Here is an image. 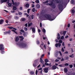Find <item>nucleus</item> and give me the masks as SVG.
<instances>
[{"instance_id": "nucleus-18", "label": "nucleus", "mask_w": 75, "mask_h": 75, "mask_svg": "<svg viewBox=\"0 0 75 75\" xmlns=\"http://www.w3.org/2000/svg\"><path fill=\"white\" fill-rule=\"evenodd\" d=\"M52 68L54 70H55V69H57V66L55 65H53L52 67Z\"/></svg>"}, {"instance_id": "nucleus-48", "label": "nucleus", "mask_w": 75, "mask_h": 75, "mask_svg": "<svg viewBox=\"0 0 75 75\" xmlns=\"http://www.w3.org/2000/svg\"><path fill=\"white\" fill-rule=\"evenodd\" d=\"M69 66H70V68H72L73 67V65L72 64L70 65Z\"/></svg>"}, {"instance_id": "nucleus-7", "label": "nucleus", "mask_w": 75, "mask_h": 75, "mask_svg": "<svg viewBox=\"0 0 75 75\" xmlns=\"http://www.w3.org/2000/svg\"><path fill=\"white\" fill-rule=\"evenodd\" d=\"M44 71L45 73H47L48 72V68L46 67L44 69Z\"/></svg>"}, {"instance_id": "nucleus-19", "label": "nucleus", "mask_w": 75, "mask_h": 75, "mask_svg": "<svg viewBox=\"0 0 75 75\" xmlns=\"http://www.w3.org/2000/svg\"><path fill=\"white\" fill-rule=\"evenodd\" d=\"M32 31L33 33H35V29L34 28H32Z\"/></svg>"}, {"instance_id": "nucleus-4", "label": "nucleus", "mask_w": 75, "mask_h": 75, "mask_svg": "<svg viewBox=\"0 0 75 75\" xmlns=\"http://www.w3.org/2000/svg\"><path fill=\"white\" fill-rule=\"evenodd\" d=\"M12 2L13 4L16 6V7L20 5V2H14V0H12Z\"/></svg>"}, {"instance_id": "nucleus-41", "label": "nucleus", "mask_w": 75, "mask_h": 75, "mask_svg": "<svg viewBox=\"0 0 75 75\" xmlns=\"http://www.w3.org/2000/svg\"><path fill=\"white\" fill-rule=\"evenodd\" d=\"M61 40H64V36H62L61 38Z\"/></svg>"}, {"instance_id": "nucleus-59", "label": "nucleus", "mask_w": 75, "mask_h": 75, "mask_svg": "<svg viewBox=\"0 0 75 75\" xmlns=\"http://www.w3.org/2000/svg\"><path fill=\"white\" fill-rule=\"evenodd\" d=\"M62 52H64V48H62Z\"/></svg>"}, {"instance_id": "nucleus-13", "label": "nucleus", "mask_w": 75, "mask_h": 75, "mask_svg": "<svg viewBox=\"0 0 75 75\" xmlns=\"http://www.w3.org/2000/svg\"><path fill=\"white\" fill-rule=\"evenodd\" d=\"M20 38H21L20 39L21 41H23V40H24V37L23 36H19Z\"/></svg>"}, {"instance_id": "nucleus-38", "label": "nucleus", "mask_w": 75, "mask_h": 75, "mask_svg": "<svg viewBox=\"0 0 75 75\" xmlns=\"http://www.w3.org/2000/svg\"><path fill=\"white\" fill-rule=\"evenodd\" d=\"M35 8H34L32 9V11L33 12H35Z\"/></svg>"}, {"instance_id": "nucleus-22", "label": "nucleus", "mask_w": 75, "mask_h": 75, "mask_svg": "<svg viewBox=\"0 0 75 75\" xmlns=\"http://www.w3.org/2000/svg\"><path fill=\"white\" fill-rule=\"evenodd\" d=\"M21 20L22 21H25V20H26V19H25V18H22L21 19Z\"/></svg>"}, {"instance_id": "nucleus-1", "label": "nucleus", "mask_w": 75, "mask_h": 75, "mask_svg": "<svg viewBox=\"0 0 75 75\" xmlns=\"http://www.w3.org/2000/svg\"><path fill=\"white\" fill-rule=\"evenodd\" d=\"M44 17L45 18H46V19L50 21H53V20L55 19V18L53 17L52 18L51 16L48 14H45L44 15Z\"/></svg>"}, {"instance_id": "nucleus-63", "label": "nucleus", "mask_w": 75, "mask_h": 75, "mask_svg": "<svg viewBox=\"0 0 75 75\" xmlns=\"http://www.w3.org/2000/svg\"><path fill=\"white\" fill-rule=\"evenodd\" d=\"M64 54H68V51L65 52Z\"/></svg>"}, {"instance_id": "nucleus-39", "label": "nucleus", "mask_w": 75, "mask_h": 75, "mask_svg": "<svg viewBox=\"0 0 75 75\" xmlns=\"http://www.w3.org/2000/svg\"><path fill=\"white\" fill-rule=\"evenodd\" d=\"M59 43L60 44V43H62V40H60L59 41Z\"/></svg>"}, {"instance_id": "nucleus-5", "label": "nucleus", "mask_w": 75, "mask_h": 75, "mask_svg": "<svg viewBox=\"0 0 75 75\" xmlns=\"http://www.w3.org/2000/svg\"><path fill=\"white\" fill-rule=\"evenodd\" d=\"M33 65L34 67H36L37 66V65H38V60H36L35 61Z\"/></svg>"}, {"instance_id": "nucleus-52", "label": "nucleus", "mask_w": 75, "mask_h": 75, "mask_svg": "<svg viewBox=\"0 0 75 75\" xmlns=\"http://www.w3.org/2000/svg\"><path fill=\"white\" fill-rule=\"evenodd\" d=\"M49 2V1H48V0H47L45 2V3H48Z\"/></svg>"}, {"instance_id": "nucleus-8", "label": "nucleus", "mask_w": 75, "mask_h": 75, "mask_svg": "<svg viewBox=\"0 0 75 75\" xmlns=\"http://www.w3.org/2000/svg\"><path fill=\"white\" fill-rule=\"evenodd\" d=\"M11 31L9 30V31H6L4 32V34L5 35H6V34H8L9 35H10L11 34Z\"/></svg>"}, {"instance_id": "nucleus-11", "label": "nucleus", "mask_w": 75, "mask_h": 75, "mask_svg": "<svg viewBox=\"0 0 75 75\" xmlns=\"http://www.w3.org/2000/svg\"><path fill=\"white\" fill-rule=\"evenodd\" d=\"M8 28L9 29H14V30H17V29L15 28H13V27H8Z\"/></svg>"}, {"instance_id": "nucleus-25", "label": "nucleus", "mask_w": 75, "mask_h": 75, "mask_svg": "<svg viewBox=\"0 0 75 75\" xmlns=\"http://www.w3.org/2000/svg\"><path fill=\"white\" fill-rule=\"evenodd\" d=\"M64 59L65 60H68L69 59V57H65Z\"/></svg>"}, {"instance_id": "nucleus-35", "label": "nucleus", "mask_w": 75, "mask_h": 75, "mask_svg": "<svg viewBox=\"0 0 75 75\" xmlns=\"http://www.w3.org/2000/svg\"><path fill=\"white\" fill-rule=\"evenodd\" d=\"M45 63H47V62H48V60L47 59H45Z\"/></svg>"}, {"instance_id": "nucleus-24", "label": "nucleus", "mask_w": 75, "mask_h": 75, "mask_svg": "<svg viewBox=\"0 0 75 75\" xmlns=\"http://www.w3.org/2000/svg\"><path fill=\"white\" fill-rule=\"evenodd\" d=\"M17 9V7L16 6H13V10H16Z\"/></svg>"}, {"instance_id": "nucleus-15", "label": "nucleus", "mask_w": 75, "mask_h": 75, "mask_svg": "<svg viewBox=\"0 0 75 75\" xmlns=\"http://www.w3.org/2000/svg\"><path fill=\"white\" fill-rule=\"evenodd\" d=\"M52 8H56V6L55 5V4H53L52 6Z\"/></svg>"}, {"instance_id": "nucleus-26", "label": "nucleus", "mask_w": 75, "mask_h": 75, "mask_svg": "<svg viewBox=\"0 0 75 75\" xmlns=\"http://www.w3.org/2000/svg\"><path fill=\"white\" fill-rule=\"evenodd\" d=\"M34 15L33 14L30 16V17H31L32 20H33V19H34Z\"/></svg>"}, {"instance_id": "nucleus-43", "label": "nucleus", "mask_w": 75, "mask_h": 75, "mask_svg": "<svg viewBox=\"0 0 75 75\" xmlns=\"http://www.w3.org/2000/svg\"><path fill=\"white\" fill-rule=\"evenodd\" d=\"M72 13H73V14H74L75 13V10L74 9H73L72 10Z\"/></svg>"}, {"instance_id": "nucleus-21", "label": "nucleus", "mask_w": 75, "mask_h": 75, "mask_svg": "<svg viewBox=\"0 0 75 75\" xmlns=\"http://www.w3.org/2000/svg\"><path fill=\"white\" fill-rule=\"evenodd\" d=\"M25 7L27 8H28L30 7V5L28 4H26L25 5Z\"/></svg>"}, {"instance_id": "nucleus-10", "label": "nucleus", "mask_w": 75, "mask_h": 75, "mask_svg": "<svg viewBox=\"0 0 75 75\" xmlns=\"http://www.w3.org/2000/svg\"><path fill=\"white\" fill-rule=\"evenodd\" d=\"M19 41V38H18V36H17L15 38V41L16 42H18Z\"/></svg>"}, {"instance_id": "nucleus-9", "label": "nucleus", "mask_w": 75, "mask_h": 75, "mask_svg": "<svg viewBox=\"0 0 75 75\" xmlns=\"http://www.w3.org/2000/svg\"><path fill=\"white\" fill-rule=\"evenodd\" d=\"M4 20L2 19L0 20V25L3 24L4 23Z\"/></svg>"}, {"instance_id": "nucleus-62", "label": "nucleus", "mask_w": 75, "mask_h": 75, "mask_svg": "<svg viewBox=\"0 0 75 75\" xmlns=\"http://www.w3.org/2000/svg\"><path fill=\"white\" fill-rule=\"evenodd\" d=\"M37 73H38V71L36 70L35 72V74L36 75H37Z\"/></svg>"}, {"instance_id": "nucleus-36", "label": "nucleus", "mask_w": 75, "mask_h": 75, "mask_svg": "<svg viewBox=\"0 0 75 75\" xmlns=\"http://www.w3.org/2000/svg\"><path fill=\"white\" fill-rule=\"evenodd\" d=\"M31 10V9H28L27 10V13L28 14L30 13V11Z\"/></svg>"}, {"instance_id": "nucleus-47", "label": "nucleus", "mask_w": 75, "mask_h": 75, "mask_svg": "<svg viewBox=\"0 0 75 75\" xmlns=\"http://www.w3.org/2000/svg\"><path fill=\"white\" fill-rule=\"evenodd\" d=\"M55 46L56 47H58V43H56L55 45Z\"/></svg>"}, {"instance_id": "nucleus-12", "label": "nucleus", "mask_w": 75, "mask_h": 75, "mask_svg": "<svg viewBox=\"0 0 75 75\" xmlns=\"http://www.w3.org/2000/svg\"><path fill=\"white\" fill-rule=\"evenodd\" d=\"M53 4V1H52L50 4L48 3L47 4V5H49V6H52Z\"/></svg>"}, {"instance_id": "nucleus-2", "label": "nucleus", "mask_w": 75, "mask_h": 75, "mask_svg": "<svg viewBox=\"0 0 75 75\" xmlns=\"http://www.w3.org/2000/svg\"><path fill=\"white\" fill-rule=\"evenodd\" d=\"M16 45H19L21 48H24L27 47V44L25 42H18L16 43Z\"/></svg>"}, {"instance_id": "nucleus-31", "label": "nucleus", "mask_w": 75, "mask_h": 75, "mask_svg": "<svg viewBox=\"0 0 75 75\" xmlns=\"http://www.w3.org/2000/svg\"><path fill=\"white\" fill-rule=\"evenodd\" d=\"M35 2L36 3L38 4L40 3V1L39 0H36L35 1Z\"/></svg>"}, {"instance_id": "nucleus-3", "label": "nucleus", "mask_w": 75, "mask_h": 75, "mask_svg": "<svg viewBox=\"0 0 75 75\" xmlns=\"http://www.w3.org/2000/svg\"><path fill=\"white\" fill-rule=\"evenodd\" d=\"M57 3H59L58 5V7L59 9L60 10H63V5L64 4V3L63 2V1H62V4H61V1H57Z\"/></svg>"}, {"instance_id": "nucleus-20", "label": "nucleus", "mask_w": 75, "mask_h": 75, "mask_svg": "<svg viewBox=\"0 0 75 75\" xmlns=\"http://www.w3.org/2000/svg\"><path fill=\"white\" fill-rule=\"evenodd\" d=\"M36 8H40V5L39 4H37L36 5Z\"/></svg>"}, {"instance_id": "nucleus-60", "label": "nucleus", "mask_w": 75, "mask_h": 75, "mask_svg": "<svg viewBox=\"0 0 75 75\" xmlns=\"http://www.w3.org/2000/svg\"><path fill=\"white\" fill-rule=\"evenodd\" d=\"M25 27H27V26H28V24L27 23H26L25 25Z\"/></svg>"}, {"instance_id": "nucleus-29", "label": "nucleus", "mask_w": 75, "mask_h": 75, "mask_svg": "<svg viewBox=\"0 0 75 75\" xmlns=\"http://www.w3.org/2000/svg\"><path fill=\"white\" fill-rule=\"evenodd\" d=\"M66 33H67V31H64L63 33V35H65V34H66Z\"/></svg>"}, {"instance_id": "nucleus-64", "label": "nucleus", "mask_w": 75, "mask_h": 75, "mask_svg": "<svg viewBox=\"0 0 75 75\" xmlns=\"http://www.w3.org/2000/svg\"><path fill=\"white\" fill-rule=\"evenodd\" d=\"M71 75H75V73H73L71 74Z\"/></svg>"}, {"instance_id": "nucleus-14", "label": "nucleus", "mask_w": 75, "mask_h": 75, "mask_svg": "<svg viewBox=\"0 0 75 75\" xmlns=\"http://www.w3.org/2000/svg\"><path fill=\"white\" fill-rule=\"evenodd\" d=\"M64 72H65V73L68 72V69H67V68H64Z\"/></svg>"}, {"instance_id": "nucleus-55", "label": "nucleus", "mask_w": 75, "mask_h": 75, "mask_svg": "<svg viewBox=\"0 0 75 75\" xmlns=\"http://www.w3.org/2000/svg\"><path fill=\"white\" fill-rule=\"evenodd\" d=\"M38 33H40L41 32V30L40 29H38Z\"/></svg>"}, {"instance_id": "nucleus-6", "label": "nucleus", "mask_w": 75, "mask_h": 75, "mask_svg": "<svg viewBox=\"0 0 75 75\" xmlns=\"http://www.w3.org/2000/svg\"><path fill=\"white\" fill-rule=\"evenodd\" d=\"M0 50H1V51H3V50H4V46L2 44H0Z\"/></svg>"}, {"instance_id": "nucleus-17", "label": "nucleus", "mask_w": 75, "mask_h": 75, "mask_svg": "<svg viewBox=\"0 0 75 75\" xmlns=\"http://www.w3.org/2000/svg\"><path fill=\"white\" fill-rule=\"evenodd\" d=\"M5 2H7V0H1V3H3Z\"/></svg>"}, {"instance_id": "nucleus-27", "label": "nucleus", "mask_w": 75, "mask_h": 75, "mask_svg": "<svg viewBox=\"0 0 75 75\" xmlns=\"http://www.w3.org/2000/svg\"><path fill=\"white\" fill-rule=\"evenodd\" d=\"M45 65L46 66H48V65H51V64H49L48 63H45Z\"/></svg>"}, {"instance_id": "nucleus-34", "label": "nucleus", "mask_w": 75, "mask_h": 75, "mask_svg": "<svg viewBox=\"0 0 75 75\" xmlns=\"http://www.w3.org/2000/svg\"><path fill=\"white\" fill-rule=\"evenodd\" d=\"M32 23H28V27H30L31 25H32Z\"/></svg>"}, {"instance_id": "nucleus-23", "label": "nucleus", "mask_w": 75, "mask_h": 75, "mask_svg": "<svg viewBox=\"0 0 75 75\" xmlns=\"http://www.w3.org/2000/svg\"><path fill=\"white\" fill-rule=\"evenodd\" d=\"M11 30L13 32H14V33H15L16 34H17V32H16V30H15V29H12Z\"/></svg>"}, {"instance_id": "nucleus-54", "label": "nucleus", "mask_w": 75, "mask_h": 75, "mask_svg": "<svg viewBox=\"0 0 75 75\" xmlns=\"http://www.w3.org/2000/svg\"><path fill=\"white\" fill-rule=\"evenodd\" d=\"M61 44L59 43H58V46H59V47H61Z\"/></svg>"}, {"instance_id": "nucleus-42", "label": "nucleus", "mask_w": 75, "mask_h": 75, "mask_svg": "<svg viewBox=\"0 0 75 75\" xmlns=\"http://www.w3.org/2000/svg\"><path fill=\"white\" fill-rule=\"evenodd\" d=\"M71 4H74V0H71Z\"/></svg>"}, {"instance_id": "nucleus-30", "label": "nucleus", "mask_w": 75, "mask_h": 75, "mask_svg": "<svg viewBox=\"0 0 75 75\" xmlns=\"http://www.w3.org/2000/svg\"><path fill=\"white\" fill-rule=\"evenodd\" d=\"M24 30H25V31H27V30H28V28H27L25 27L24 28Z\"/></svg>"}, {"instance_id": "nucleus-50", "label": "nucleus", "mask_w": 75, "mask_h": 75, "mask_svg": "<svg viewBox=\"0 0 75 75\" xmlns=\"http://www.w3.org/2000/svg\"><path fill=\"white\" fill-rule=\"evenodd\" d=\"M18 14L20 16V15H22V13L20 12H18Z\"/></svg>"}, {"instance_id": "nucleus-40", "label": "nucleus", "mask_w": 75, "mask_h": 75, "mask_svg": "<svg viewBox=\"0 0 75 75\" xmlns=\"http://www.w3.org/2000/svg\"><path fill=\"white\" fill-rule=\"evenodd\" d=\"M12 4H11V3H9L8 4V6H9V7H11V6Z\"/></svg>"}, {"instance_id": "nucleus-56", "label": "nucleus", "mask_w": 75, "mask_h": 75, "mask_svg": "<svg viewBox=\"0 0 75 75\" xmlns=\"http://www.w3.org/2000/svg\"><path fill=\"white\" fill-rule=\"evenodd\" d=\"M40 27H42V23H40Z\"/></svg>"}, {"instance_id": "nucleus-45", "label": "nucleus", "mask_w": 75, "mask_h": 75, "mask_svg": "<svg viewBox=\"0 0 75 75\" xmlns=\"http://www.w3.org/2000/svg\"><path fill=\"white\" fill-rule=\"evenodd\" d=\"M37 44H40V41L39 40H38L36 41Z\"/></svg>"}, {"instance_id": "nucleus-37", "label": "nucleus", "mask_w": 75, "mask_h": 75, "mask_svg": "<svg viewBox=\"0 0 75 75\" xmlns=\"http://www.w3.org/2000/svg\"><path fill=\"white\" fill-rule=\"evenodd\" d=\"M40 63H42V58L40 59Z\"/></svg>"}, {"instance_id": "nucleus-46", "label": "nucleus", "mask_w": 75, "mask_h": 75, "mask_svg": "<svg viewBox=\"0 0 75 75\" xmlns=\"http://www.w3.org/2000/svg\"><path fill=\"white\" fill-rule=\"evenodd\" d=\"M42 31L44 33H45V32H46V31H45V29H43Z\"/></svg>"}, {"instance_id": "nucleus-44", "label": "nucleus", "mask_w": 75, "mask_h": 75, "mask_svg": "<svg viewBox=\"0 0 75 75\" xmlns=\"http://www.w3.org/2000/svg\"><path fill=\"white\" fill-rule=\"evenodd\" d=\"M73 55H74V54H72L69 55V57H71V58H73V57H73Z\"/></svg>"}, {"instance_id": "nucleus-32", "label": "nucleus", "mask_w": 75, "mask_h": 75, "mask_svg": "<svg viewBox=\"0 0 75 75\" xmlns=\"http://www.w3.org/2000/svg\"><path fill=\"white\" fill-rule=\"evenodd\" d=\"M20 31L21 32H22V33H25V31H24V30H23V29H21L20 30Z\"/></svg>"}, {"instance_id": "nucleus-57", "label": "nucleus", "mask_w": 75, "mask_h": 75, "mask_svg": "<svg viewBox=\"0 0 75 75\" xmlns=\"http://www.w3.org/2000/svg\"><path fill=\"white\" fill-rule=\"evenodd\" d=\"M59 61V60L57 59H56L55 60V62H58Z\"/></svg>"}, {"instance_id": "nucleus-51", "label": "nucleus", "mask_w": 75, "mask_h": 75, "mask_svg": "<svg viewBox=\"0 0 75 75\" xmlns=\"http://www.w3.org/2000/svg\"><path fill=\"white\" fill-rule=\"evenodd\" d=\"M64 65L65 66H68V65H69V64L68 63H66Z\"/></svg>"}, {"instance_id": "nucleus-33", "label": "nucleus", "mask_w": 75, "mask_h": 75, "mask_svg": "<svg viewBox=\"0 0 75 75\" xmlns=\"http://www.w3.org/2000/svg\"><path fill=\"white\" fill-rule=\"evenodd\" d=\"M14 18L16 20H18L19 18L17 16H15Z\"/></svg>"}, {"instance_id": "nucleus-49", "label": "nucleus", "mask_w": 75, "mask_h": 75, "mask_svg": "<svg viewBox=\"0 0 75 75\" xmlns=\"http://www.w3.org/2000/svg\"><path fill=\"white\" fill-rule=\"evenodd\" d=\"M60 38H61V37H60V36H57V40H59L60 39Z\"/></svg>"}, {"instance_id": "nucleus-61", "label": "nucleus", "mask_w": 75, "mask_h": 75, "mask_svg": "<svg viewBox=\"0 0 75 75\" xmlns=\"http://www.w3.org/2000/svg\"><path fill=\"white\" fill-rule=\"evenodd\" d=\"M32 8H33V7H35V6L34 5V4H32Z\"/></svg>"}, {"instance_id": "nucleus-16", "label": "nucleus", "mask_w": 75, "mask_h": 75, "mask_svg": "<svg viewBox=\"0 0 75 75\" xmlns=\"http://www.w3.org/2000/svg\"><path fill=\"white\" fill-rule=\"evenodd\" d=\"M27 32H24L23 33V36H24V37H27Z\"/></svg>"}, {"instance_id": "nucleus-28", "label": "nucleus", "mask_w": 75, "mask_h": 75, "mask_svg": "<svg viewBox=\"0 0 75 75\" xmlns=\"http://www.w3.org/2000/svg\"><path fill=\"white\" fill-rule=\"evenodd\" d=\"M30 75H33L34 74V72L33 71H31L30 72Z\"/></svg>"}, {"instance_id": "nucleus-53", "label": "nucleus", "mask_w": 75, "mask_h": 75, "mask_svg": "<svg viewBox=\"0 0 75 75\" xmlns=\"http://www.w3.org/2000/svg\"><path fill=\"white\" fill-rule=\"evenodd\" d=\"M44 55H45L44 54H43L42 55L41 58H43V57H44Z\"/></svg>"}, {"instance_id": "nucleus-58", "label": "nucleus", "mask_w": 75, "mask_h": 75, "mask_svg": "<svg viewBox=\"0 0 75 75\" xmlns=\"http://www.w3.org/2000/svg\"><path fill=\"white\" fill-rule=\"evenodd\" d=\"M1 54H4V51H2L1 52Z\"/></svg>"}]
</instances>
